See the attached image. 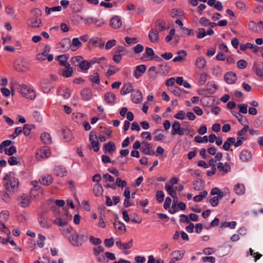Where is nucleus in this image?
<instances>
[{
  "label": "nucleus",
  "mask_w": 263,
  "mask_h": 263,
  "mask_svg": "<svg viewBox=\"0 0 263 263\" xmlns=\"http://www.w3.org/2000/svg\"><path fill=\"white\" fill-rule=\"evenodd\" d=\"M17 89L23 97L27 99L33 100L36 97L35 91L26 85L18 84Z\"/></svg>",
  "instance_id": "nucleus-1"
},
{
  "label": "nucleus",
  "mask_w": 263,
  "mask_h": 263,
  "mask_svg": "<svg viewBox=\"0 0 263 263\" xmlns=\"http://www.w3.org/2000/svg\"><path fill=\"white\" fill-rule=\"evenodd\" d=\"M28 62L23 58L16 59L14 63V68L18 71L24 72L29 68Z\"/></svg>",
  "instance_id": "nucleus-2"
},
{
  "label": "nucleus",
  "mask_w": 263,
  "mask_h": 263,
  "mask_svg": "<svg viewBox=\"0 0 263 263\" xmlns=\"http://www.w3.org/2000/svg\"><path fill=\"white\" fill-rule=\"evenodd\" d=\"M4 186L6 191H2L0 192V197L2 200L6 203L9 204L11 201V198L10 193L9 184V182H6Z\"/></svg>",
  "instance_id": "nucleus-3"
},
{
  "label": "nucleus",
  "mask_w": 263,
  "mask_h": 263,
  "mask_svg": "<svg viewBox=\"0 0 263 263\" xmlns=\"http://www.w3.org/2000/svg\"><path fill=\"white\" fill-rule=\"evenodd\" d=\"M89 139L93 151L96 152H98L100 144L98 140V137L96 133L93 131H91L89 134Z\"/></svg>",
  "instance_id": "nucleus-4"
},
{
  "label": "nucleus",
  "mask_w": 263,
  "mask_h": 263,
  "mask_svg": "<svg viewBox=\"0 0 263 263\" xmlns=\"http://www.w3.org/2000/svg\"><path fill=\"white\" fill-rule=\"evenodd\" d=\"M50 154V151L48 148L40 149L37 151L35 157L38 160H42L48 158Z\"/></svg>",
  "instance_id": "nucleus-5"
},
{
  "label": "nucleus",
  "mask_w": 263,
  "mask_h": 263,
  "mask_svg": "<svg viewBox=\"0 0 263 263\" xmlns=\"http://www.w3.org/2000/svg\"><path fill=\"white\" fill-rule=\"evenodd\" d=\"M27 25L32 28H39L42 26L41 20L35 16L29 18L27 22Z\"/></svg>",
  "instance_id": "nucleus-6"
},
{
  "label": "nucleus",
  "mask_w": 263,
  "mask_h": 263,
  "mask_svg": "<svg viewBox=\"0 0 263 263\" xmlns=\"http://www.w3.org/2000/svg\"><path fill=\"white\" fill-rule=\"evenodd\" d=\"M224 80L227 83L233 84L237 80L236 74L232 71L228 72L224 75Z\"/></svg>",
  "instance_id": "nucleus-7"
},
{
  "label": "nucleus",
  "mask_w": 263,
  "mask_h": 263,
  "mask_svg": "<svg viewBox=\"0 0 263 263\" xmlns=\"http://www.w3.org/2000/svg\"><path fill=\"white\" fill-rule=\"evenodd\" d=\"M17 200L18 201V204L23 208H26L29 205L30 203V198L27 194H23L20 196Z\"/></svg>",
  "instance_id": "nucleus-8"
},
{
  "label": "nucleus",
  "mask_w": 263,
  "mask_h": 263,
  "mask_svg": "<svg viewBox=\"0 0 263 263\" xmlns=\"http://www.w3.org/2000/svg\"><path fill=\"white\" fill-rule=\"evenodd\" d=\"M148 39L151 42L156 43L159 41V35L158 30L156 29L152 28L148 33Z\"/></svg>",
  "instance_id": "nucleus-9"
},
{
  "label": "nucleus",
  "mask_w": 263,
  "mask_h": 263,
  "mask_svg": "<svg viewBox=\"0 0 263 263\" xmlns=\"http://www.w3.org/2000/svg\"><path fill=\"white\" fill-rule=\"evenodd\" d=\"M109 25L114 29H119L121 27L122 22L119 16H114L111 18L109 22Z\"/></svg>",
  "instance_id": "nucleus-10"
},
{
  "label": "nucleus",
  "mask_w": 263,
  "mask_h": 263,
  "mask_svg": "<svg viewBox=\"0 0 263 263\" xmlns=\"http://www.w3.org/2000/svg\"><path fill=\"white\" fill-rule=\"evenodd\" d=\"M181 128L180 123L177 121H175L172 124V135L182 136L184 134V133L183 132V130H181Z\"/></svg>",
  "instance_id": "nucleus-11"
},
{
  "label": "nucleus",
  "mask_w": 263,
  "mask_h": 263,
  "mask_svg": "<svg viewBox=\"0 0 263 263\" xmlns=\"http://www.w3.org/2000/svg\"><path fill=\"white\" fill-rule=\"evenodd\" d=\"M239 158L243 162H248L252 159V155L249 150L243 149L240 153Z\"/></svg>",
  "instance_id": "nucleus-12"
},
{
  "label": "nucleus",
  "mask_w": 263,
  "mask_h": 263,
  "mask_svg": "<svg viewBox=\"0 0 263 263\" xmlns=\"http://www.w3.org/2000/svg\"><path fill=\"white\" fill-rule=\"evenodd\" d=\"M79 234L75 231H73V232L69 236L68 239L69 242L74 246H80V241H79Z\"/></svg>",
  "instance_id": "nucleus-13"
},
{
  "label": "nucleus",
  "mask_w": 263,
  "mask_h": 263,
  "mask_svg": "<svg viewBox=\"0 0 263 263\" xmlns=\"http://www.w3.org/2000/svg\"><path fill=\"white\" fill-rule=\"evenodd\" d=\"M132 100L135 103H140L142 100V95L140 90H133L131 95Z\"/></svg>",
  "instance_id": "nucleus-14"
},
{
  "label": "nucleus",
  "mask_w": 263,
  "mask_h": 263,
  "mask_svg": "<svg viewBox=\"0 0 263 263\" xmlns=\"http://www.w3.org/2000/svg\"><path fill=\"white\" fill-rule=\"evenodd\" d=\"M65 68H63L60 70L59 73L64 77L69 78L71 77L73 73V69L70 66V64L69 66H64Z\"/></svg>",
  "instance_id": "nucleus-15"
},
{
  "label": "nucleus",
  "mask_w": 263,
  "mask_h": 263,
  "mask_svg": "<svg viewBox=\"0 0 263 263\" xmlns=\"http://www.w3.org/2000/svg\"><path fill=\"white\" fill-rule=\"evenodd\" d=\"M81 95L82 99L85 101H88L92 99V93L90 88H84L81 90Z\"/></svg>",
  "instance_id": "nucleus-16"
},
{
  "label": "nucleus",
  "mask_w": 263,
  "mask_h": 263,
  "mask_svg": "<svg viewBox=\"0 0 263 263\" xmlns=\"http://www.w3.org/2000/svg\"><path fill=\"white\" fill-rule=\"evenodd\" d=\"M240 49L242 51H245L247 49H251L254 53H256L258 51L259 47L257 45H253L250 43H247L240 44Z\"/></svg>",
  "instance_id": "nucleus-17"
},
{
  "label": "nucleus",
  "mask_w": 263,
  "mask_h": 263,
  "mask_svg": "<svg viewBox=\"0 0 263 263\" xmlns=\"http://www.w3.org/2000/svg\"><path fill=\"white\" fill-rule=\"evenodd\" d=\"M116 100V96L113 92H107L104 94V100L107 104H114Z\"/></svg>",
  "instance_id": "nucleus-18"
},
{
  "label": "nucleus",
  "mask_w": 263,
  "mask_h": 263,
  "mask_svg": "<svg viewBox=\"0 0 263 263\" xmlns=\"http://www.w3.org/2000/svg\"><path fill=\"white\" fill-rule=\"evenodd\" d=\"M104 42L97 37L92 38L89 41V46H96L100 47V48H102L104 46Z\"/></svg>",
  "instance_id": "nucleus-19"
},
{
  "label": "nucleus",
  "mask_w": 263,
  "mask_h": 263,
  "mask_svg": "<svg viewBox=\"0 0 263 263\" xmlns=\"http://www.w3.org/2000/svg\"><path fill=\"white\" fill-rule=\"evenodd\" d=\"M54 172L57 176L61 177H64L67 175L66 168L61 165L55 166Z\"/></svg>",
  "instance_id": "nucleus-20"
},
{
  "label": "nucleus",
  "mask_w": 263,
  "mask_h": 263,
  "mask_svg": "<svg viewBox=\"0 0 263 263\" xmlns=\"http://www.w3.org/2000/svg\"><path fill=\"white\" fill-rule=\"evenodd\" d=\"M167 28L165 22L162 20H158L155 22V28L154 29H156V30H158L159 32H161Z\"/></svg>",
  "instance_id": "nucleus-21"
},
{
  "label": "nucleus",
  "mask_w": 263,
  "mask_h": 263,
  "mask_svg": "<svg viewBox=\"0 0 263 263\" xmlns=\"http://www.w3.org/2000/svg\"><path fill=\"white\" fill-rule=\"evenodd\" d=\"M114 227L115 230L120 231L122 233H125L126 232L125 224L120 221L116 220L114 223Z\"/></svg>",
  "instance_id": "nucleus-22"
},
{
  "label": "nucleus",
  "mask_w": 263,
  "mask_h": 263,
  "mask_svg": "<svg viewBox=\"0 0 263 263\" xmlns=\"http://www.w3.org/2000/svg\"><path fill=\"white\" fill-rule=\"evenodd\" d=\"M68 56L66 54H62L57 57V60L62 66H69V63L67 62Z\"/></svg>",
  "instance_id": "nucleus-23"
},
{
  "label": "nucleus",
  "mask_w": 263,
  "mask_h": 263,
  "mask_svg": "<svg viewBox=\"0 0 263 263\" xmlns=\"http://www.w3.org/2000/svg\"><path fill=\"white\" fill-rule=\"evenodd\" d=\"M142 144L145 145V147L142 148V152L145 155H154L155 154V152L154 150L151 149L152 145L151 143L147 142H143Z\"/></svg>",
  "instance_id": "nucleus-24"
},
{
  "label": "nucleus",
  "mask_w": 263,
  "mask_h": 263,
  "mask_svg": "<svg viewBox=\"0 0 263 263\" xmlns=\"http://www.w3.org/2000/svg\"><path fill=\"white\" fill-rule=\"evenodd\" d=\"M39 222L41 227L44 229H48L51 227V223L48 221L46 218H45L42 215L39 217Z\"/></svg>",
  "instance_id": "nucleus-25"
},
{
  "label": "nucleus",
  "mask_w": 263,
  "mask_h": 263,
  "mask_svg": "<svg viewBox=\"0 0 263 263\" xmlns=\"http://www.w3.org/2000/svg\"><path fill=\"white\" fill-rule=\"evenodd\" d=\"M217 168L220 172H222L225 173H228L231 170V167L228 163L223 164L222 162H218L217 163Z\"/></svg>",
  "instance_id": "nucleus-26"
},
{
  "label": "nucleus",
  "mask_w": 263,
  "mask_h": 263,
  "mask_svg": "<svg viewBox=\"0 0 263 263\" xmlns=\"http://www.w3.org/2000/svg\"><path fill=\"white\" fill-rule=\"evenodd\" d=\"M40 182L44 185L48 186L53 182V178L51 175H47L42 177L40 180Z\"/></svg>",
  "instance_id": "nucleus-27"
},
{
  "label": "nucleus",
  "mask_w": 263,
  "mask_h": 263,
  "mask_svg": "<svg viewBox=\"0 0 263 263\" xmlns=\"http://www.w3.org/2000/svg\"><path fill=\"white\" fill-rule=\"evenodd\" d=\"M133 86L130 83H125L121 90V94L122 95H125L130 92H133Z\"/></svg>",
  "instance_id": "nucleus-28"
},
{
  "label": "nucleus",
  "mask_w": 263,
  "mask_h": 263,
  "mask_svg": "<svg viewBox=\"0 0 263 263\" xmlns=\"http://www.w3.org/2000/svg\"><path fill=\"white\" fill-rule=\"evenodd\" d=\"M248 130L249 126L248 125H245L241 130L238 132V137L241 138L243 140H246L247 139V135Z\"/></svg>",
  "instance_id": "nucleus-29"
},
{
  "label": "nucleus",
  "mask_w": 263,
  "mask_h": 263,
  "mask_svg": "<svg viewBox=\"0 0 263 263\" xmlns=\"http://www.w3.org/2000/svg\"><path fill=\"white\" fill-rule=\"evenodd\" d=\"M41 140L46 144H49L52 143V138L50 135L47 133H44L41 135Z\"/></svg>",
  "instance_id": "nucleus-30"
},
{
  "label": "nucleus",
  "mask_w": 263,
  "mask_h": 263,
  "mask_svg": "<svg viewBox=\"0 0 263 263\" xmlns=\"http://www.w3.org/2000/svg\"><path fill=\"white\" fill-rule=\"evenodd\" d=\"M234 191L235 193L237 195H242L245 192V186L242 184L237 183L234 186Z\"/></svg>",
  "instance_id": "nucleus-31"
},
{
  "label": "nucleus",
  "mask_w": 263,
  "mask_h": 263,
  "mask_svg": "<svg viewBox=\"0 0 263 263\" xmlns=\"http://www.w3.org/2000/svg\"><path fill=\"white\" fill-rule=\"evenodd\" d=\"M206 62L202 57H198L195 61V65L199 69H203L206 66Z\"/></svg>",
  "instance_id": "nucleus-32"
},
{
  "label": "nucleus",
  "mask_w": 263,
  "mask_h": 263,
  "mask_svg": "<svg viewBox=\"0 0 263 263\" xmlns=\"http://www.w3.org/2000/svg\"><path fill=\"white\" fill-rule=\"evenodd\" d=\"M60 45L62 49L67 50L71 46V41L68 38H65L61 41Z\"/></svg>",
  "instance_id": "nucleus-33"
},
{
  "label": "nucleus",
  "mask_w": 263,
  "mask_h": 263,
  "mask_svg": "<svg viewBox=\"0 0 263 263\" xmlns=\"http://www.w3.org/2000/svg\"><path fill=\"white\" fill-rule=\"evenodd\" d=\"M96 61H92V60L89 62H88L86 60H82L79 66L82 70H87L90 67V65L96 63Z\"/></svg>",
  "instance_id": "nucleus-34"
},
{
  "label": "nucleus",
  "mask_w": 263,
  "mask_h": 263,
  "mask_svg": "<svg viewBox=\"0 0 263 263\" xmlns=\"http://www.w3.org/2000/svg\"><path fill=\"white\" fill-rule=\"evenodd\" d=\"M93 193L96 196H101L103 194V189L100 183L96 184L93 186Z\"/></svg>",
  "instance_id": "nucleus-35"
},
{
  "label": "nucleus",
  "mask_w": 263,
  "mask_h": 263,
  "mask_svg": "<svg viewBox=\"0 0 263 263\" xmlns=\"http://www.w3.org/2000/svg\"><path fill=\"white\" fill-rule=\"evenodd\" d=\"M104 147L106 152L109 153H112L116 149V146L114 142L112 141H109L108 143L104 145Z\"/></svg>",
  "instance_id": "nucleus-36"
},
{
  "label": "nucleus",
  "mask_w": 263,
  "mask_h": 263,
  "mask_svg": "<svg viewBox=\"0 0 263 263\" xmlns=\"http://www.w3.org/2000/svg\"><path fill=\"white\" fill-rule=\"evenodd\" d=\"M43 192V190L40 186L38 185V187L35 188L33 187L30 190V196H33L35 197L36 196H39L40 194H42Z\"/></svg>",
  "instance_id": "nucleus-37"
},
{
  "label": "nucleus",
  "mask_w": 263,
  "mask_h": 263,
  "mask_svg": "<svg viewBox=\"0 0 263 263\" xmlns=\"http://www.w3.org/2000/svg\"><path fill=\"white\" fill-rule=\"evenodd\" d=\"M49 202L51 204H54V203L56 204V205H52L51 207V210L53 211H55V210L58 209L57 206H63L65 204V201L63 200H56L55 201L51 200Z\"/></svg>",
  "instance_id": "nucleus-38"
},
{
  "label": "nucleus",
  "mask_w": 263,
  "mask_h": 263,
  "mask_svg": "<svg viewBox=\"0 0 263 263\" xmlns=\"http://www.w3.org/2000/svg\"><path fill=\"white\" fill-rule=\"evenodd\" d=\"M171 255L174 259L180 260L182 258L184 255V252L182 251L176 250L173 252Z\"/></svg>",
  "instance_id": "nucleus-39"
},
{
  "label": "nucleus",
  "mask_w": 263,
  "mask_h": 263,
  "mask_svg": "<svg viewBox=\"0 0 263 263\" xmlns=\"http://www.w3.org/2000/svg\"><path fill=\"white\" fill-rule=\"evenodd\" d=\"M34 128V125L32 124H25L22 132H23L25 136H28L30 134L31 130Z\"/></svg>",
  "instance_id": "nucleus-40"
},
{
  "label": "nucleus",
  "mask_w": 263,
  "mask_h": 263,
  "mask_svg": "<svg viewBox=\"0 0 263 263\" xmlns=\"http://www.w3.org/2000/svg\"><path fill=\"white\" fill-rule=\"evenodd\" d=\"M53 223L55 224H57L61 228L65 227L68 224V222L67 220L61 218H56L55 220H53Z\"/></svg>",
  "instance_id": "nucleus-41"
},
{
  "label": "nucleus",
  "mask_w": 263,
  "mask_h": 263,
  "mask_svg": "<svg viewBox=\"0 0 263 263\" xmlns=\"http://www.w3.org/2000/svg\"><path fill=\"white\" fill-rule=\"evenodd\" d=\"M60 230L62 234L65 236L67 235L68 234H71L73 231L72 228L70 226H68V224L65 227L61 228Z\"/></svg>",
  "instance_id": "nucleus-42"
},
{
  "label": "nucleus",
  "mask_w": 263,
  "mask_h": 263,
  "mask_svg": "<svg viewBox=\"0 0 263 263\" xmlns=\"http://www.w3.org/2000/svg\"><path fill=\"white\" fill-rule=\"evenodd\" d=\"M161 129H156L153 133V134L155 135L154 139L155 141H162L165 139V136L162 134H158V132H161Z\"/></svg>",
  "instance_id": "nucleus-43"
},
{
  "label": "nucleus",
  "mask_w": 263,
  "mask_h": 263,
  "mask_svg": "<svg viewBox=\"0 0 263 263\" xmlns=\"http://www.w3.org/2000/svg\"><path fill=\"white\" fill-rule=\"evenodd\" d=\"M193 189L196 191H200L203 188V182L201 180H197L193 182Z\"/></svg>",
  "instance_id": "nucleus-44"
},
{
  "label": "nucleus",
  "mask_w": 263,
  "mask_h": 263,
  "mask_svg": "<svg viewBox=\"0 0 263 263\" xmlns=\"http://www.w3.org/2000/svg\"><path fill=\"white\" fill-rule=\"evenodd\" d=\"M165 189L168 192V194L172 197L175 198L176 197V193L174 191L173 187L168 184H166L165 185Z\"/></svg>",
  "instance_id": "nucleus-45"
},
{
  "label": "nucleus",
  "mask_w": 263,
  "mask_h": 263,
  "mask_svg": "<svg viewBox=\"0 0 263 263\" xmlns=\"http://www.w3.org/2000/svg\"><path fill=\"white\" fill-rule=\"evenodd\" d=\"M208 195V192L206 191H203L201 192L199 195L194 196V200L195 202H200L202 199Z\"/></svg>",
  "instance_id": "nucleus-46"
},
{
  "label": "nucleus",
  "mask_w": 263,
  "mask_h": 263,
  "mask_svg": "<svg viewBox=\"0 0 263 263\" xmlns=\"http://www.w3.org/2000/svg\"><path fill=\"white\" fill-rule=\"evenodd\" d=\"M45 13L47 15H49L50 14L51 12H55V11H61L62 10L61 6H55L51 8L46 7L45 8Z\"/></svg>",
  "instance_id": "nucleus-47"
},
{
  "label": "nucleus",
  "mask_w": 263,
  "mask_h": 263,
  "mask_svg": "<svg viewBox=\"0 0 263 263\" xmlns=\"http://www.w3.org/2000/svg\"><path fill=\"white\" fill-rule=\"evenodd\" d=\"M236 226V222L234 221L231 222H222L220 226L221 228L229 227L231 229H234Z\"/></svg>",
  "instance_id": "nucleus-48"
},
{
  "label": "nucleus",
  "mask_w": 263,
  "mask_h": 263,
  "mask_svg": "<svg viewBox=\"0 0 263 263\" xmlns=\"http://www.w3.org/2000/svg\"><path fill=\"white\" fill-rule=\"evenodd\" d=\"M253 69L258 77H263V71L261 70V69L260 68V67H259V66L257 65V63H254Z\"/></svg>",
  "instance_id": "nucleus-49"
},
{
  "label": "nucleus",
  "mask_w": 263,
  "mask_h": 263,
  "mask_svg": "<svg viewBox=\"0 0 263 263\" xmlns=\"http://www.w3.org/2000/svg\"><path fill=\"white\" fill-rule=\"evenodd\" d=\"M236 115L237 116L236 119L241 125L243 126L247 125L248 121L245 116L241 115L240 114H236Z\"/></svg>",
  "instance_id": "nucleus-50"
},
{
  "label": "nucleus",
  "mask_w": 263,
  "mask_h": 263,
  "mask_svg": "<svg viewBox=\"0 0 263 263\" xmlns=\"http://www.w3.org/2000/svg\"><path fill=\"white\" fill-rule=\"evenodd\" d=\"M89 80L92 83L99 84L100 83L99 74L96 72L93 76H90Z\"/></svg>",
  "instance_id": "nucleus-51"
},
{
  "label": "nucleus",
  "mask_w": 263,
  "mask_h": 263,
  "mask_svg": "<svg viewBox=\"0 0 263 263\" xmlns=\"http://www.w3.org/2000/svg\"><path fill=\"white\" fill-rule=\"evenodd\" d=\"M5 153L8 155V156H11L13 154L15 153L16 152V148L15 146L12 145L9 148H5L4 149Z\"/></svg>",
  "instance_id": "nucleus-52"
},
{
  "label": "nucleus",
  "mask_w": 263,
  "mask_h": 263,
  "mask_svg": "<svg viewBox=\"0 0 263 263\" xmlns=\"http://www.w3.org/2000/svg\"><path fill=\"white\" fill-rule=\"evenodd\" d=\"M77 17L79 21H83L85 24H93V17L83 18L82 16L78 15Z\"/></svg>",
  "instance_id": "nucleus-53"
},
{
  "label": "nucleus",
  "mask_w": 263,
  "mask_h": 263,
  "mask_svg": "<svg viewBox=\"0 0 263 263\" xmlns=\"http://www.w3.org/2000/svg\"><path fill=\"white\" fill-rule=\"evenodd\" d=\"M63 137L66 142L70 141L72 139L71 131L69 129L64 130L63 132Z\"/></svg>",
  "instance_id": "nucleus-54"
},
{
  "label": "nucleus",
  "mask_w": 263,
  "mask_h": 263,
  "mask_svg": "<svg viewBox=\"0 0 263 263\" xmlns=\"http://www.w3.org/2000/svg\"><path fill=\"white\" fill-rule=\"evenodd\" d=\"M186 115L184 110H179L177 114H176L174 117L176 119L179 120H183L185 118Z\"/></svg>",
  "instance_id": "nucleus-55"
},
{
  "label": "nucleus",
  "mask_w": 263,
  "mask_h": 263,
  "mask_svg": "<svg viewBox=\"0 0 263 263\" xmlns=\"http://www.w3.org/2000/svg\"><path fill=\"white\" fill-rule=\"evenodd\" d=\"M156 200L159 202H162L164 198V194L162 191H158L156 194Z\"/></svg>",
  "instance_id": "nucleus-56"
},
{
  "label": "nucleus",
  "mask_w": 263,
  "mask_h": 263,
  "mask_svg": "<svg viewBox=\"0 0 263 263\" xmlns=\"http://www.w3.org/2000/svg\"><path fill=\"white\" fill-rule=\"evenodd\" d=\"M206 35L205 29L203 28H200L198 29V32L197 37L198 39H202Z\"/></svg>",
  "instance_id": "nucleus-57"
},
{
  "label": "nucleus",
  "mask_w": 263,
  "mask_h": 263,
  "mask_svg": "<svg viewBox=\"0 0 263 263\" xmlns=\"http://www.w3.org/2000/svg\"><path fill=\"white\" fill-rule=\"evenodd\" d=\"M125 41L128 45L136 44L139 42V40L137 37L131 38L129 36H126L125 37Z\"/></svg>",
  "instance_id": "nucleus-58"
},
{
  "label": "nucleus",
  "mask_w": 263,
  "mask_h": 263,
  "mask_svg": "<svg viewBox=\"0 0 263 263\" xmlns=\"http://www.w3.org/2000/svg\"><path fill=\"white\" fill-rule=\"evenodd\" d=\"M195 141L197 143H206L208 141V138L206 136L201 137L196 136L195 137Z\"/></svg>",
  "instance_id": "nucleus-59"
},
{
  "label": "nucleus",
  "mask_w": 263,
  "mask_h": 263,
  "mask_svg": "<svg viewBox=\"0 0 263 263\" xmlns=\"http://www.w3.org/2000/svg\"><path fill=\"white\" fill-rule=\"evenodd\" d=\"M170 70V68L165 65H159V72L163 74H166L168 73Z\"/></svg>",
  "instance_id": "nucleus-60"
},
{
  "label": "nucleus",
  "mask_w": 263,
  "mask_h": 263,
  "mask_svg": "<svg viewBox=\"0 0 263 263\" xmlns=\"http://www.w3.org/2000/svg\"><path fill=\"white\" fill-rule=\"evenodd\" d=\"M8 163L10 165H20L21 162L18 161H17V159L15 157H10L8 160Z\"/></svg>",
  "instance_id": "nucleus-61"
},
{
  "label": "nucleus",
  "mask_w": 263,
  "mask_h": 263,
  "mask_svg": "<svg viewBox=\"0 0 263 263\" xmlns=\"http://www.w3.org/2000/svg\"><path fill=\"white\" fill-rule=\"evenodd\" d=\"M248 63L245 60H240L237 62V67L239 69H245L247 67Z\"/></svg>",
  "instance_id": "nucleus-62"
},
{
  "label": "nucleus",
  "mask_w": 263,
  "mask_h": 263,
  "mask_svg": "<svg viewBox=\"0 0 263 263\" xmlns=\"http://www.w3.org/2000/svg\"><path fill=\"white\" fill-rule=\"evenodd\" d=\"M83 60V58L81 56H77L73 57L71 59V62L76 66H79L81 62Z\"/></svg>",
  "instance_id": "nucleus-63"
},
{
  "label": "nucleus",
  "mask_w": 263,
  "mask_h": 263,
  "mask_svg": "<svg viewBox=\"0 0 263 263\" xmlns=\"http://www.w3.org/2000/svg\"><path fill=\"white\" fill-rule=\"evenodd\" d=\"M19 184L18 180L17 178H13L10 180V185L11 188L13 190L18 187Z\"/></svg>",
  "instance_id": "nucleus-64"
}]
</instances>
